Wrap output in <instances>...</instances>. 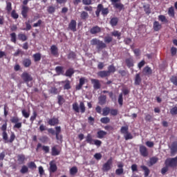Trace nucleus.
Segmentation results:
<instances>
[{"mask_svg":"<svg viewBox=\"0 0 177 177\" xmlns=\"http://www.w3.org/2000/svg\"><path fill=\"white\" fill-rule=\"evenodd\" d=\"M2 133V138L4 140V143H13L15 140L16 139V135L15 133H11V135L10 136V139L8 137V133L6 132V129H8V122H5L1 127Z\"/></svg>","mask_w":177,"mask_h":177,"instance_id":"1","label":"nucleus"},{"mask_svg":"<svg viewBox=\"0 0 177 177\" xmlns=\"http://www.w3.org/2000/svg\"><path fill=\"white\" fill-rule=\"evenodd\" d=\"M91 45L93 46H96V49L98 52H100V50H102V49L107 48V45H106L103 41L96 38L91 40Z\"/></svg>","mask_w":177,"mask_h":177,"instance_id":"2","label":"nucleus"},{"mask_svg":"<svg viewBox=\"0 0 177 177\" xmlns=\"http://www.w3.org/2000/svg\"><path fill=\"white\" fill-rule=\"evenodd\" d=\"M47 131L48 133L55 135L57 140H62V139H63V136L60 135V133L62 132V127H60V126L55 127V131L52 128L48 129Z\"/></svg>","mask_w":177,"mask_h":177,"instance_id":"3","label":"nucleus"},{"mask_svg":"<svg viewBox=\"0 0 177 177\" xmlns=\"http://www.w3.org/2000/svg\"><path fill=\"white\" fill-rule=\"evenodd\" d=\"M100 12L102 16H107V15L109 13V8H104L103 4H98L97 6V10L95 11V15L97 17H99L100 16Z\"/></svg>","mask_w":177,"mask_h":177,"instance_id":"4","label":"nucleus"},{"mask_svg":"<svg viewBox=\"0 0 177 177\" xmlns=\"http://www.w3.org/2000/svg\"><path fill=\"white\" fill-rule=\"evenodd\" d=\"M165 164L166 167H169L170 168H176L177 167V156L175 158H167Z\"/></svg>","mask_w":177,"mask_h":177,"instance_id":"5","label":"nucleus"},{"mask_svg":"<svg viewBox=\"0 0 177 177\" xmlns=\"http://www.w3.org/2000/svg\"><path fill=\"white\" fill-rule=\"evenodd\" d=\"M10 122L12 124H15L13 126L14 129H20L21 127H23V124L21 122H20V119H19L18 117L17 116H13L10 118Z\"/></svg>","mask_w":177,"mask_h":177,"instance_id":"6","label":"nucleus"},{"mask_svg":"<svg viewBox=\"0 0 177 177\" xmlns=\"http://www.w3.org/2000/svg\"><path fill=\"white\" fill-rule=\"evenodd\" d=\"M23 81H24V82H26V84H27V86H29V88H31L32 85H30L28 84V82L32 81V76H31V75H30L27 72H24L22 73V75H21Z\"/></svg>","mask_w":177,"mask_h":177,"instance_id":"7","label":"nucleus"},{"mask_svg":"<svg viewBox=\"0 0 177 177\" xmlns=\"http://www.w3.org/2000/svg\"><path fill=\"white\" fill-rule=\"evenodd\" d=\"M113 164V158H109L106 162H105L102 166V171L104 172H109L111 169V165Z\"/></svg>","mask_w":177,"mask_h":177,"instance_id":"8","label":"nucleus"},{"mask_svg":"<svg viewBox=\"0 0 177 177\" xmlns=\"http://www.w3.org/2000/svg\"><path fill=\"white\" fill-rule=\"evenodd\" d=\"M100 32H102V28L99 27V26H93L90 29V33L92 35H96V34H100Z\"/></svg>","mask_w":177,"mask_h":177,"instance_id":"9","label":"nucleus"},{"mask_svg":"<svg viewBox=\"0 0 177 177\" xmlns=\"http://www.w3.org/2000/svg\"><path fill=\"white\" fill-rule=\"evenodd\" d=\"M68 29L73 32H75L77 31V21L74 19H72L68 24Z\"/></svg>","mask_w":177,"mask_h":177,"instance_id":"10","label":"nucleus"},{"mask_svg":"<svg viewBox=\"0 0 177 177\" xmlns=\"http://www.w3.org/2000/svg\"><path fill=\"white\" fill-rule=\"evenodd\" d=\"M177 153V141H174L171 143L170 147V154L171 156H175Z\"/></svg>","mask_w":177,"mask_h":177,"instance_id":"11","label":"nucleus"},{"mask_svg":"<svg viewBox=\"0 0 177 177\" xmlns=\"http://www.w3.org/2000/svg\"><path fill=\"white\" fill-rule=\"evenodd\" d=\"M140 153L142 157H147L149 156V151L145 145L140 146Z\"/></svg>","mask_w":177,"mask_h":177,"instance_id":"12","label":"nucleus"},{"mask_svg":"<svg viewBox=\"0 0 177 177\" xmlns=\"http://www.w3.org/2000/svg\"><path fill=\"white\" fill-rule=\"evenodd\" d=\"M57 171V165H56V163L54 160H51L50 162V168H49V172L50 174H53Z\"/></svg>","mask_w":177,"mask_h":177,"instance_id":"13","label":"nucleus"},{"mask_svg":"<svg viewBox=\"0 0 177 177\" xmlns=\"http://www.w3.org/2000/svg\"><path fill=\"white\" fill-rule=\"evenodd\" d=\"M50 52L53 56H55V57H57V56H59V48H57V46H56V45H52L50 46Z\"/></svg>","mask_w":177,"mask_h":177,"instance_id":"14","label":"nucleus"},{"mask_svg":"<svg viewBox=\"0 0 177 177\" xmlns=\"http://www.w3.org/2000/svg\"><path fill=\"white\" fill-rule=\"evenodd\" d=\"M91 84H93V85L94 89H95V90L100 89L101 84H100V82L99 81V80L91 79Z\"/></svg>","mask_w":177,"mask_h":177,"instance_id":"15","label":"nucleus"},{"mask_svg":"<svg viewBox=\"0 0 177 177\" xmlns=\"http://www.w3.org/2000/svg\"><path fill=\"white\" fill-rule=\"evenodd\" d=\"M142 84V77H140V73H136L134 77V85L139 86Z\"/></svg>","mask_w":177,"mask_h":177,"instance_id":"16","label":"nucleus"},{"mask_svg":"<svg viewBox=\"0 0 177 177\" xmlns=\"http://www.w3.org/2000/svg\"><path fill=\"white\" fill-rule=\"evenodd\" d=\"M142 73L144 75H147L149 77L153 74V70H151V68H150L149 66H147L143 68Z\"/></svg>","mask_w":177,"mask_h":177,"instance_id":"17","label":"nucleus"},{"mask_svg":"<svg viewBox=\"0 0 177 177\" xmlns=\"http://www.w3.org/2000/svg\"><path fill=\"white\" fill-rule=\"evenodd\" d=\"M107 102V96L105 95H102L98 97V103L100 104V106H103L104 104H106Z\"/></svg>","mask_w":177,"mask_h":177,"instance_id":"18","label":"nucleus"},{"mask_svg":"<svg viewBox=\"0 0 177 177\" xmlns=\"http://www.w3.org/2000/svg\"><path fill=\"white\" fill-rule=\"evenodd\" d=\"M28 10H30V8L28 6H24L22 7L21 10V15L24 17V19H27Z\"/></svg>","mask_w":177,"mask_h":177,"instance_id":"19","label":"nucleus"},{"mask_svg":"<svg viewBox=\"0 0 177 177\" xmlns=\"http://www.w3.org/2000/svg\"><path fill=\"white\" fill-rule=\"evenodd\" d=\"M153 28L155 31H160V30L162 28V26L160 22H158V21H155L153 24Z\"/></svg>","mask_w":177,"mask_h":177,"instance_id":"20","label":"nucleus"},{"mask_svg":"<svg viewBox=\"0 0 177 177\" xmlns=\"http://www.w3.org/2000/svg\"><path fill=\"white\" fill-rule=\"evenodd\" d=\"M97 75L100 78H106V77H110V75L107 71H100L97 73Z\"/></svg>","mask_w":177,"mask_h":177,"instance_id":"21","label":"nucleus"},{"mask_svg":"<svg viewBox=\"0 0 177 177\" xmlns=\"http://www.w3.org/2000/svg\"><path fill=\"white\" fill-rule=\"evenodd\" d=\"M125 62L129 68H131V67H133V58L132 57L127 58Z\"/></svg>","mask_w":177,"mask_h":177,"instance_id":"22","label":"nucleus"},{"mask_svg":"<svg viewBox=\"0 0 177 177\" xmlns=\"http://www.w3.org/2000/svg\"><path fill=\"white\" fill-rule=\"evenodd\" d=\"M48 122L50 125V127H55V125H57V124H59V119L56 118H53L50 119Z\"/></svg>","mask_w":177,"mask_h":177,"instance_id":"23","label":"nucleus"},{"mask_svg":"<svg viewBox=\"0 0 177 177\" xmlns=\"http://www.w3.org/2000/svg\"><path fill=\"white\" fill-rule=\"evenodd\" d=\"M62 84H65L64 85V89L65 90L71 89V82H70V80H66L62 81Z\"/></svg>","mask_w":177,"mask_h":177,"instance_id":"24","label":"nucleus"},{"mask_svg":"<svg viewBox=\"0 0 177 177\" xmlns=\"http://www.w3.org/2000/svg\"><path fill=\"white\" fill-rule=\"evenodd\" d=\"M106 135H107V132L103 130H100L97 132V138H98V139H103Z\"/></svg>","mask_w":177,"mask_h":177,"instance_id":"25","label":"nucleus"},{"mask_svg":"<svg viewBox=\"0 0 177 177\" xmlns=\"http://www.w3.org/2000/svg\"><path fill=\"white\" fill-rule=\"evenodd\" d=\"M57 145H55L51 149V155L52 156H59L60 154V151L57 149Z\"/></svg>","mask_w":177,"mask_h":177,"instance_id":"26","label":"nucleus"},{"mask_svg":"<svg viewBox=\"0 0 177 177\" xmlns=\"http://www.w3.org/2000/svg\"><path fill=\"white\" fill-rule=\"evenodd\" d=\"M22 64L26 68L30 67L31 66V59L30 58H24Z\"/></svg>","mask_w":177,"mask_h":177,"instance_id":"27","label":"nucleus"},{"mask_svg":"<svg viewBox=\"0 0 177 177\" xmlns=\"http://www.w3.org/2000/svg\"><path fill=\"white\" fill-rule=\"evenodd\" d=\"M141 168L143 169V171L145 172L144 173L145 177H147V176H149V175H150V169H149L148 167L142 165Z\"/></svg>","mask_w":177,"mask_h":177,"instance_id":"28","label":"nucleus"},{"mask_svg":"<svg viewBox=\"0 0 177 177\" xmlns=\"http://www.w3.org/2000/svg\"><path fill=\"white\" fill-rule=\"evenodd\" d=\"M17 161L19 162V164H24V161H26V156L23 154L18 155Z\"/></svg>","mask_w":177,"mask_h":177,"instance_id":"29","label":"nucleus"},{"mask_svg":"<svg viewBox=\"0 0 177 177\" xmlns=\"http://www.w3.org/2000/svg\"><path fill=\"white\" fill-rule=\"evenodd\" d=\"M18 39H19V41H22V42H25V41L28 39V37L25 34L19 33L18 35Z\"/></svg>","mask_w":177,"mask_h":177,"instance_id":"30","label":"nucleus"},{"mask_svg":"<svg viewBox=\"0 0 177 177\" xmlns=\"http://www.w3.org/2000/svg\"><path fill=\"white\" fill-rule=\"evenodd\" d=\"M95 140L92 138V135L91 133L87 134L86 137V142L87 143H89V145H93V142Z\"/></svg>","mask_w":177,"mask_h":177,"instance_id":"31","label":"nucleus"},{"mask_svg":"<svg viewBox=\"0 0 177 177\" xmlns=\"http://www.w3.org/2000/svg\"><path fill=\"white\" fill-rule=\"evenodd\" d=\"M108 74H109V75H111V74H114L115 71V66H114V65H110L108 66V71H106Z\"/></svg>","mask_w":177,"mask_h":177,"instance_id":"32","label":"nucleus"},{"mask_svg":"<svg viewBox=\"0 0 177 177\" xmlns=\"http://www.w3.org/2000/svg\"><path fill=\"white\" fill-rule=\"evenodd\" d=\"M129 127L128 126H123L120 129V133L122 135H125L126 133H129Z\"/></svg>","mask_w":177,"mask_h":177,"instance_id":"33","label":"nucleus"},{"mask_svg":"<svg viewBox=\"0 0 177 177\" xmlns=\"http://www.w3.org/2000/svg\"><path fill=\"white\" fill-rule=\"evenodd\" d=\"M110 24H111V26H112V27H115V26H117V24H118V18L113 17V18L111 19Z\"/></svg>","mask_w":177,"mask_h":177,"instance_id":"34","label":"nucleus"},{"mask_svg":"<svg viewBox=\"0 0 177 177\" xmlns=\"http://www.w3.org/2000/svg\"><path fill=\"white\" fill-rule=\"evenodd\" d=\"M143 8L146 15H150V13H151V10L150 9V5L149 4L145 5L143 6Z\"/></svg>","mask_w":177,"mask_h":177,"instance_id":"35","label":"nucleus"},{"mask_svg":"<svg viewBox=\"0 0 177 177\" xmlns=\"http://www.w3.org/2000/svg\"><path fill=\"white\" fill-rule=\"evenodd\" d=\"M80 113L82 114H84V113H85V111L86 110V108L85 107V104L84 103V102H80Z\"/></svg>","mask_w":177,"mask_h":177,"instance_id":"36","label":"nucleus"},{"mask_svg":"<svg viewBox=\"0 0 177 177\" xmlns=\"http://www.w3.org/2000/svg\"><path fill=\"white\" fill-rule=\"evenodd\" d=\"M111 35H113V37H116L118 39H121V32L118 30H115L112 32Z\"/></svg>","mask_w":177,"mask_h":177,"instance_id":"37","label":"nucleus"},{"mask_svg":"<svg viewBox=\"0 0 177 177\" xmlns=\"http://www.w3.org/2000/svg\"><path fill=\"white\" fill-rule=\"evenodd\" d=\"M168 15L170 17H175V10L174 7H170L168 10Z\"/></svg>","mask_w":177,"mask_h":177,"instance_id":"38","label":"nucleus"},{"mask_svg":"<svg viewBox=\"0 0 177 177\" xmlns=\"http://www.w3.org/2000/svg\"><path fill=\"white\" fill-rule=\"evenodd\" d=\"M74 69L69 68L66 71L65 75L66 77H72L73 74H74Z\"/></svg>","mask_w":177,"mask_h":177,"instance_id":"39","label":"nucleus"},{"mask_svg":"<svg viewBox=\"0 0 177 177\" xmlns=\"http://www.w3.org/2000/svg\"><path fill=\"white\" fill-rule=\"evenodd\" d=\"M113 8L115 9H119V10H121L122 9H124V6L121 3H113Z\"/></svg>","mask_w":177,"mask_h":177,"instance_id":"40","label":"nucleus"},{"mask_svg":"<svg viewBox=\"0 0 177 177\" xmlns=\"http://www.w3.org/2000/svg\"><path fill=\"white\" fill-rule=\"evenodd\" d=\"M72 107L73 110H74L75 113H80V106H78L77 102H74L72 105Z\"/></svg>","mask_w":177,"mask_h":177,"instance_id":"41","label":"nucleus"},{"mask_svg":"<svg viewBox=\"0 0 177 177\" xmlns=\"http://www.w3.org/2000/svg\"><path fill=\"white\" fill-rule=\"evenodd\" d=\"M124 138L125 140H129L131 139H133V136H132V133L131 132L126 133V134L124 135Z\"/></svg>","mask_w":177,"mask_h":177,"instance_id":"42","label":"nucleus"},{"mask_svg":"<svg viewBox=\"0 0 177 177\" xmlns=\"http://www.w3.org/2000/svg\"><path fill=\"white\" fill-rule=\"evenodd\" d=\"M80 17H81L82 20H86V19H88V17H89V15H88V12H86L85 11H82L80 15Z\"/></svg>","mask_w":177,"mask_h":177,"instance_id":"43","label":"nucleus"},{"mask_svg":"<svg viewBox=\"0 0 177 177\" xmlns=\"http://www.w3.org/2000/svg\"><path fill=\"white\" fill-rule=\"evenodd\" d=\"M35 62H39L41 60V53H37L32 55Z\"/></svg>","mask_w":177,"mask_h":177,"instance_id":"44","label":"nucleus"},{"mask_svg":"<svg viewBox=\"0 0 177 177\" xmlns=\"http://www.w3.org/2000/svg\"><path fill=\"white\" fill-rule=\"evenodd\" d=\"M55 71L58 75H60V74H63L64 71H63V66H57L55 67Z\"/></svg>","mask_w":177,"mask_h":177,"instance_id":"45","label":"nucleus"},{"mask_svg":"<svg viewBox=\"0 0 177 177\" xmlns=\"http://www.w3.org/2000/svg\"><path fill=\"white\" fill-rule=\"evenodd\" d=\"M158 21L162 23H168V19H167V17L165 15H159Z\"/></svg>","mask_w":177,"mask_h":177,"instance_id":"46","label":"nucleus"},{"mask_svg":"<svg viewBox=\"0 0 177 177\" xmlns=\"http://www.w3.org/2000/svg\"><path fill=\"white\" fill-rule=\"evenodd\" d=\"M118 102L120 106L124 104V97H122V93L119 95Z\"/></svg>","mask_w":177,"mask_h":177,"instance_id":"47","label":"nucleus"},{"mask_svg":"<svg viewBox=\"0 0 177 177\" xmlns=\"http://www.w3.org/2000/svg\"><path fill=\"white\" fill-rule=\"evenodd\" d=\"M158 161V158L157 157H152L149 159L150 165H154Z\"/></svg>","mask_w":177,"mask_h":177,"instance_id":"48","label":"nucleus"},{"mask_svg":"<svg viewBox=\"0 0 177 177\" xmlns=\"http://www.w3.org/2000/svg\"><path fill=\"white\" fill-rule=\"evenodd\" d=\"M57 99H58V104L59 106L63 105V103H64V102H66V100L62 95H58Z\"/></svg>","mask_w":177,"mask_h":177,"instance_id":"49","label":"nucleus"},{"mask_svg":"<svg viewBox=\"0 0 177 177\" xmlns=\"http://www.w3.org/2000/svg\"><path fill=\"white\" fill-rule=\"evenodd\" d=\"M77 173H78V169L77 168V167H73L72 168H71L70 169L71 175H75Z\"/></svg>","mask_w":177,"mask_h":177,"instance_id":"50","label":"nucleus"},{"mask_svg":"<svg viewBox=\"0 0 177 177\" xmlns=\"http://www.w3.org/2000/svg\"><path fill=\"white\" fill-rule=\"evenodd\" d=\"M10 41L11 42H13L14 44H16L17 42V39H16V33L15 32H12V33H10Z\"/></svg>","mask_w":177,"mask_h":177,"instance_id":"51","label":"nucleus"},{"mask_svg":"<svg viewBox=\"0 0 177 177\" xmlns=\"http://www.w3.org/2000/svg\"><path fill=\"white\" fill-rule=\"evenodd\" d=\"M47 12H48L50 15H52V13H55V12H56V8L52 6H48L47 9Z\"/></svg>","mask_w":177,"mask_h":177,"instance_id":"52","label":"nucleus"},{"mask_svg":"<svg viewBox=\"0 0 177 177\" xmlns=\"http://www.w3.org/2000/svg\"><path fill=\"white\" fill-rule=\"evenodd\" d=\"M110 108L109 107H105L103 109V113L102 115L106 116V115H109V114H110Z\"/></svg>","mask_w":177,"mask_h":177,"instance_id":"53","label":"nucleus"},{"mask_svg":"<svg viewBox=\"0 0 177 177\" xmlns=\"http://www.w3.org/2000/svg\"><path fill=\"white\" fill-rule=\"evenodd\" d=\"M6 9L7 12H12V3L10 1H6Z\"/></svg>","mask_w":177,"mask_h":177,"instance_id":"54","label":"nucleus"},{"mask_svg":"<svg viewBox=\"0 0 177 177\" xmlns=\"http://www.w3.org/2000/svg\"><path fill=\"white\" fill-rule=\"evenodd\" d=\"M22 115L24 118H28L30 117V112H28L26 109L21 111Z\"/></svg>","mask_w":177,"mask_h":177,"instance_id":"55","label":"nucleus"},{"mask_svg":"<svg viewBox=\"0 0 177 177\" xmlns=\"http://www.w3.org/2000/svg\"><path fill=\"white\" fill-rule=\"evenodd\" d=\"M37 115L38 114L37 113V111H33L32 115L30 118V121L34 122V121H35V120L37 119Z\"/></svg>","mask_w":177,"mask_h":177,"instance_id":"56","label":"nucleus"},{"mask_svg":"<svg viewBox=\"0 0 177 177\" xmlns=\"http://www.w3.org/2000/svg\"><path fill=\"white\" fill-rule=\"evenodd\" d=\"M170 114L171 115H177V106H174L170 109Z\"/></svg>","mask_w":177,"mask_h":177,"instance_id":"57","label":"nucleus"},{"mask_svg":"<svg viewBox=\"0 0 177 177\" xmlns=\"http://www.w3.org/2000/svg\"><path fill=\"white\" fill-rule=\"evenodd\" d=\"M100 121L102 124H109V122H110V118L108 117L102 118L100 119Z\"/></svg>","mask_w":177,"mask_h":177,"instance_id":"58","label":"nucleus"},{"mask_svg":"<svg viewBox=\"0 0 177 177\" xmlns=\"http://www.w3.org/2000/svg\"><path fill=\"white\" fill-rule=\"evenodd\" d=\"M20 172L21 174H27L28 172V167L26 165L22 166Z\"/></svg>","mask_w":177,"mask_h":177,"instance_id":"59","label":"nucleus"},{"mask_svg":"<svg viewBox=\"0 0 177 177\" xmlns=\"http://www.w3.org/2000/svg\"><path fill=\"white\" fill-rule=\"evenodd\" d=\"M28 168L30 169H37V165H35V162H30L28 165Z\"/></svg>","mask_w":177,"mask_h":177,"instance_id":"60","label":"nucleus"},{"mask_svg":"<svg viewBox=\"0 0 177 177\" xmlns=\"http://www.w3.org/2000/svg\"><path fill=\"white\" fill-rule=\"evenodd\" d=\"M170 81H171V82H172V84H174V85L177 86V77L176 76H172L170 78Z\"/></svg>","mask_w":177,"mask_h":177,"instance_id":"61","label":"nucleus"},{"mask_svg":"<svg viewBox=\"0 0 177 177\" xmlns=\"http://www.w3.org/2000/svg\"><path fill=\"white\" fill-rule=\"evenodd\" d=\"M75 57H77V55L73 51L68 55V59H75Z\"/></svg>","mask_w":177,"mask_h":177,"instance_id":"62","label":"nucleus"},{"mask_svg":"<svg viewBox=\"0 0 177 177\" xmlns=\"http://www.w3.org/2000/svg\"><path fill=\"white\" fill-rule=\"evenodd\" d=\"M11 17L13 19H19V14L16 12V10H12L11 12Z\"/></svg>","mask_w":177,"mask_h":177,"instance_id":"63","label":"nucleus"},{"mask_svg":"<svg viewBox=\"0 0 177 177\" xmlns=\"http://www.w3.org/2000/svg\"><path fill=\"white\" fill-rule=\"evenodd\" d=\"M115 174L118 176L122 175V174H124V169H117L115 170Z\"/></svg>","mask_w":177,"mask_h":177,"instance_id":"64","label":"nucleus"}]
</instances>
